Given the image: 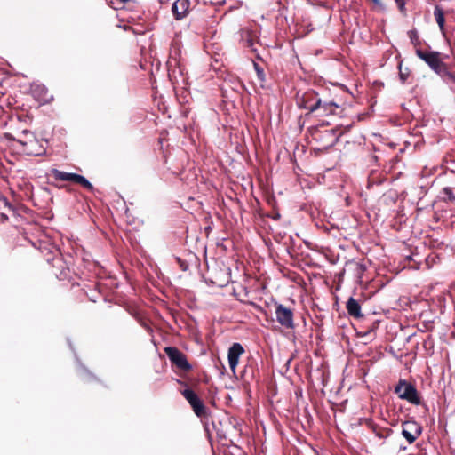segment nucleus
<instances>
[{
  "mask_svg": "<svg viewBox=\"0 0 455 455\" xmlns=\"http://www.w3.org/2000/svg\"><path fill=\"white\" fill-rule=\"evenodd\" d=\"M395 393L402 400H405L411 404L419 405L421 398L419 395L418 390L411 383L407 382L405 379H400L395 387Z\"/></svg>",
  "mask_w": 455,
  "mask_h": 455,
  "instance_id": "obj_1",
  "label": "nucleus"
},
{
  "mask_svg": "<svg viewBox=\"0 0 455 455\" xmlns=\"http://www.w3.org/2000/svg\"><path fill=\"white\" fill-rule=\"evenodd\" d=\"M323 93H326L324 89L321 92L309 90L303 93L301 98L298 101V105L300 108H304L309 111V113L317 112Z\"/></svg>",
  "mask_w": 455,
  "mask_h": 455,
  "instance_id": "obj_2",
  "label": "nucleus"
},
{
  "mask_svg": "<svg viewBox=\"0 0 455 455\" xmlns=\"http://www.w3.org/2000/svg\"><path fill=\"white\" fill-rule=\"evenodd\" d=\"M164 352L171 363L183 371H188L192 365L188 363L186 355L175 347H166Z\"/></svg>",
  "mask_w": 455,
  "mask_h": 455,
  "instance_id": "obj_3",
  "label": "nucleus"
},
{
  "mask_svg": "<svg viewBox=\"0 0 455 455\" xmlns=\"http://www.w3.org/2000/svg\"><path fill=\"white\" fill-rule=\"evenodd\" d=\"M41 252L44 255L45 260L53 267H62V259L59 248L52 243H44L40 247Z\"/></svg>",
  "mask_w": 455,
  "mask_h": 455,
  "instance_id": "obj_4",
  "label": "nucleus"
},
{
  "mask_svg": "<svg viewBox=\"0 0 455 455\" xmlns=\"http://www.w3.org/2000/svg\"><path fill=\"white\" fill-rule=\"evenodd\" d=\"M418 58L422 60L434 72L437 71L438 67L443 62L441 60V52L438 51L424 52L418 48L415 51Z\"/></svg>",
  "mask_w": 455,
  "mask_h": 455,
  "instance_id": "obj_5",
  "label": "nucleus"
},
{
  "mask_svg": "<svg viewBox=\"0 0 455 455\" xmlns=\"http://www.w3.org/2000/svg\"><path fill=\"white\" fill-rule=\"evenodd\" d=\"M421 432V427L414 420L404 421L402 425V435L409 443H414Z\"/></svg>",
  "mask_w": 455,
  "mask_h": 455,
  "instance_id": "obj_6",
  "label": "nucleus"
},
{
  "mask_svg": "<svg viewBox=\"0 0 455 455\" xmlns=\"http://www.w3.org/2000/svg\"><path fill=\"white\" fill-rule=\"evenodd\" d=\"M275 316L277 322L287 329H294L293 312L282 304L276 306Z\"/></svg>",
  "mask_w": 455,
  "mask_h": 455,
  "instance_id": "obj_7",
  "label": "nucleus"
},
{
  "mask_svg": "<svg viewBox=\"0 0 455 455\" xmlns=\"http://www.w3.org/2000/svg\"><path fill=\"white\" fill-rule=\"evenodd\" d=\"M189 0H175L172 4V12L175 20H181L186 18L189 12Z\"/></svg>",
  "mask_w": 455,
  "mask_h": 455,
  "instance_id": "obj_8",
  "label": "nucleus"
},
{
  "mask_svg": "<svg viewBox=\"0 0 455 455\" xmlns=\"http://www.w3.org/2000/svg\"><path fill=\"white\" fill-rule=\"evenodd\" d=\"M325 93H323L321 97V103L317 110L318 116H328L336 114V110L339 108V105L333 100H328L324 97Z\"/></svg>",
  "mask_w": 455,
  "mask_h": 455,
  "instance_id": "obj_9",
  "label": "nucleus"
},
{
  "mask_svg": "<svg viewBox=\"0 0 455 455\" xmlns=\"http://www.w3.org/2000/svg\"><path fill=\"white\" fill-rule=\"evenodd\" d=\"M244 353V348L240 343H234L228 349V363L230 369L235 372L238 364L239 357Z\"/></svg>",
  "mask_w": 455,
  "mask_h": 455,
  "instance_id": "obj_10",
  "label": "nucleus"
},
{
  "mask_svg": "<svg viewBox=\"0 0 455 455\" xmlns=\"http://www.w3.org/2000/svg\"><path fill=\"white\" fill-rule=\"evenodd\" d=\"M346 308L350 316L355 319H360L363 317V315L361 312V305L353 297H350L347 301Z\"/></svg>",
  "mask_w": 455,
  "mask_h": 455,
  "instance_id": "obj_11",
  "label": "nucleus"
},
{
  "mask_svg": "<svg viewBox=\"0 0 455 455\" xmlns=\"http://www.w3.org/2000/svg\"><path fill=\"white\" fill-rule=\"evenodd\" d=\"M52 176L54 177V179L57 180L72 181L74 183H77V181L81 176L80 174L66 172H62V171H60L57 169H53L52 171Z\"/></svg>",
  "mask_w": 455,
  "mask_h": 455,
  "instance_id": "obj_12",
  "label": "nucleus"
},
{
  "mask_svg": "<svg viewBox=\"0 0 455 455\" xmlns=\"http://www.w3.org/2000/svg\"><path fill=\"white\" fill-rule=\"evenodd\" d=\"M257 36L252 32L246 30L242 34V42L243 46L249 48L251 52H257L255 48Z\"/></svg>",
  "mask_w": 455,
  "mask_h": 455,
  "instance_id": "obj_13",
  "label": "nucleus"
},
{
  "mask_svg": "<svg viewBox=\"0 0 455 455\" xmlns=\"http://www.w3.org/2000/svg\"><path fill=\"white\" fill-rule=\"evenodd\" d=\"M436 70L437 71H435V73L437 74L443 81L447 83H455V74L448 69L447 65L444 62H443Z\"/></svg>",
  "mask_w": 455,
  "mask_h": 455,
  "instance_id": "obj_14",
  "label": "nucleus"
},
{
  "mask_svg": "<svg viewBox=\"0 0 455 455\" xmlns=\"http://www.w3.org/2000/svg\"><path fill=\"white\" fill-rule=\"evenodd\" d=\"M32 92L37 100L40 101L47 102L52 98V96L48 97V89L43 84L35 85Z\"/></svg>",
  "mask_w": 455,
  "mask_h": 455,
  "instance_id": "obj_15",
  "label": "nucleus"
},
{
  "mask_svg": "<svg viewBox=\"0 0 455 455\" xmlns=\"http://www.w3.org/2000/svg\"><path fill=\"white\" fill-rule=\"evenodd\" d=\"M178 52L176 50H172L171 56L169 60L167 61L168 65V74L171 79H172V76L175 77L176 73V65H178Z\"/></svg>",
  "mask_w": 455,
  "mask_h": 455,
  "instance_id": "obj_16",
  "label": "nucleus"
},
{
  "mask_svg": "<svg viewBox=\"0 0 455 455\" xmlns=\"http://www.w3.org/2000/svg\"><path fill=\"white\" fill-rule=\"evenodd\" d=\"M76 362H77V371L79 375L87 381H91L92 379H95V376L81 363V361L76 356Z\"/></svg>",
  "mask_w": 455,
  "mask_h": 455,
  "instance_id": "obj_17",
  "label": "nucleus"
},
{
  "mask_svg": "<svg viewBox=\"0 0 455 455\" xmlns=\"http://www.w3.org/2000/svg\"><path fill=\"white\" fill-rule=\"evenodd\" d=\"M190 406L192 407L193 411L197 417L202 418L206 416V407L200 398H198L196 402L192 403Z\"/></svg>",
  "mask_w": 455,
  "mask_h": 455,
  "instance_id": "obj_18",
  "label": "nucleus"
},
{
  "mask_svg": "<svg viewBox=\"0 0 455 455\" xmlns=\"http://www.w3.org/2000/svg\"><path fill=\"white\" fill-rule=\"evenodd\" d=\"M373 432H374L376 437H378L379 439L384 440L392 435L393 430L391 428H387V427H376L373 428Z\"/></svg>",
  "mask_w": 455,
  "mask_h": 455,
  "instance_id": "obj_19",
  "label": "nucleus"
},
{
  "mask_svg": "<svg viewBox=\"0 0 455 455\" xmlns=\"http://www.w3.org/2000/svg\"><path fill=\"white\" fill-rule=\"evenodd\" d=\"M434 16L440 28H443L444 26L445 20L443 12L440 6L437 5L435 7Z\"/></svg>",
  "mask_w": 455,
  "mask_h": 455,
  "instance_id": "obj_20",
  "label": "nucleus"
},
{
  "mask_svg": "<svg viewBox=\"0 0 455 455\" xmlns=\"http://www.w3.org/2000/svg\"><path fill=\"white\" fill-rule=\"evenodd\" d=\"M181 394L189 404L196 402L199 398L196 393L190 388L184 389Z\"/></svg>",
  "mask_w": 455,
  "mask_h": 455,
  "instance_id": "obj_21",
  "label": "nucleus"
},
{
  "mask_svg": "<svg viewBox=\"0 0 455 455\" xmlns=\"http://www.w3.org/2000/svg\"><path fill=\"white\" fill-rule=\"evenodd\" d=\"M408 36L410 38L411 43L415 47H417L416 49H418L421 44L418 31L416 29H411L410 31H408Z\"/></svg>",
  "mask_w": 455,
  "mask_h": 455,
  "instance_id": "obj_22",
  "label": "nucleus"
},
{
  "mask_svg": "<svg viewBox=\"0 0 455 455\" xmlns=\"http://www.w3.org/2000/svg\"><path fill=\"white\" fill-rule=\"evenodd\" d=\"M76 184L81 185L82 187H84V188L91 192L94 190L93 185L83 175L80 176Z\"/></svg>",
  "mask_w": 455,
  "mask_h": 455,
  "instance_id": "obj_23",
  "label": "nucleus"
},
{
  "mask_svg": "<svg viewBox=\"0 0 455 455\" xmlns=\"http://www.w3.org/2000/svg\"><path fill=\"white\" fill-rule=\"evenodd\" d=\"M253 67H254V69L256 71L259 80H260L261 82H264L266 77H265V73H264L263 68L260 67L258 63H256L254 61H253Z\"/></svg>",
  "mask_w": 455,
  "mask_h": 455,
  "instance_id": "obj_24",
  "label": "nucleus"
},
{
  "mask_svg": "<svg viewBox=\"0 0 455 455\" xmlns=\"http://www.w3.org/2000/svg\"><path fill=\"white\" fill-rule=\"evenodd\" d=\"M409 68H405L404 70L402 69V63L399 64V78L403 84L406 82V80L409 77Z\"/></svg>",
  "mask_w": 455,
  "mask_h": 455,
  "instance_id": "obj_25",
  "label": "nucleus"
},
{
  "mask_svg": "<svg viewBox=\"0 0 455 455\" xmlns=\"http://www.w3.org/2000/svg\"><path fill=\"white\" fill-rule=\"evenodd\" d=\"M443 195L447 197V199L451 202H455V194L453 193V190L450 187H445L443 189Z\"/></svg>",
  "mask_w": 455,
  "mask_h": 455,
  "instance_id": "obj_26",
  "label": "nucleus"
},
{
  "mask_svg": "<svg viewBox=\"0 0 455 455\" xmlns=\"http://www.w3.org/2000/svg\"><path fill=\"white\" fill-rule=\"evenodd\" d=\"M0 203H3L4 207L7 208L9 212H12V213H14V207L8 202L5 197L0 198Z\"/></svg>",
  "mask_w": 455,
  "mask_h": 455,
  "instance_id": "obj_27",
  "label": "nucleus"
},
{
  "mask_svg": "<svg viewBox=\"0 0 455 455\" xmlns=\"http://www.w3.org/2000/svg\"><path fill=\"white\" fill-rule=\"evenodd\" d=\"M379 12L386 11L385 4L380 0H371Z\"/></svg>",
  "mask_w": 455,
  "mask_h": 455,
  "instance_id": "obj_28",
  "label": "nucleus"
},
{
  "mask_svg": "<svg viewBox=\"0 0 455 455\" xmlns=\"http://www.w3.org/2000/svg\"><path fill=\"white\" fill-rule=\"evenodd\" d=\"M244 89V84L240 80H235L234 84V90L240 92Z\"/></svg>",
  "mask_w": 455,
  "mask_h": 455,
  "instance_id": "obj_29",
  "label": "nucleus"
},
{
  "mask_svg": "<svg viewBox=\"0 0 455 455\" xmlns=\"http://www.w3.org/2000/svg\"><path fill=\"white\" fill-rule=\"evenodd\" d=\"M395 3L397 4L398 8H399L400 11H403L404 10L405 0H395Z\"/></svg>",
  "mask_w": 455,
  "mask_h": 455,
  "instance_id": "obj_30",
  "label": "nucleus"
},
{
  "mask_svg": "<svg viewBox=\"0 0 455 455\" xmlns=\"http://www.w3.org/2000/svg\"><path fill=\"white\" fill-rule=\"evenodd\" d=\"M0 215H1L2 221H6L9 219L7 212H3L0 213Z\"/></svg>",
  "mask_w": 455,
  "mask_h": 455,
  "instance_id": "obj_31",
  "label": "nucleus"
},
{
  "mask_svg": "<svg viewBox=\"0 0 455 455\" xmlns=\"http://www.w3.org/2000/svg\"><path fill=\"white\" fill-rule=\"evenodd\" d=\"M357 269L359 272H364L366 269V267L363 264H357Z\"/></svg>",
  "mask_w": 455,
  "mask_h": 455,
  "instance_id": "obj_32",
  "label": "nucleus"
},
{
  "mask_svg": "<svg viewBox=\"0 0 455 455\" xmlns=\"http://www.w3.org/2000/svg\"><path fill=\"white\" fill-rule=\"evenodd\" d=\"M21 133L24 135H31L34 138L33 133L28 130H23Z\"/></svg>",
  "mask_w": 455,
  "mask_h": 455,
  "instance_id": "obj_33",
  "label": "nucleus"
},
{
  "mask_svg": "<svg viewBox=\"0 0 455 455\" xmlns=\"http://www.w3.org/2000/svg\"><path fill=\"white\" fill-rule=\"evenodd\" d=\"M45 154V149H43L42 151L35 152L33 153L34 156H43Z\"/></svg>",
  "mask_w": 455,
  "mask_h": 455,
  "instance_id": "obj_34",
  "label": "nucleus"
},
{
  "mask_svg": "<svg viewBox=\"0 0 455 455\" xmlns=\"http://www.w3.org/2000/svg\"><path fill=\"white\" fill-rule=\"evenodd\" d=\"M17 141H18L19 143L22 144V145H26V142H23V141H22V140H18Z\"/></svg>",
  "mask_w": 455,
  "mask_h": 455,
  "instance_id": "obj_35",
  "label": "nucleus"
},
{
  "mask_svg": "<svg viewBox=\"0 0 455 455\" xmlns=\"http://www.w3.org/2000/svg\"><path fill=\"white\" fill-rule=\"evenodd\" d=\"M121 3H127L129 0H119Z\"/></svg>",
  "mask_w": 455,
  "mask_h": 455,
  "instance_id": "obj_36",
  "label": "nucleus"
},
{
  "mask_svg": "<svg viewBox=\"0 0 455 455\" xmlns=\"http://www.w3.org/2000/svg\"><path fill=\"white\" fill-rule=\"evenodd\" d=\"M172 48H174V45H172ZM172 50H176L177 52L179 53V49H172Z\"/></svg>",
  "mask_w": 455,
  "mask_h": 455,
  "instance_id": "obj_37",
  "label": "nucleus"
}]
</instances>
